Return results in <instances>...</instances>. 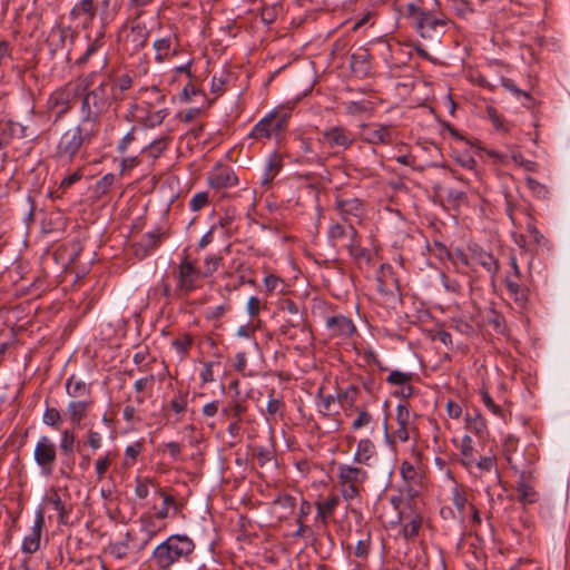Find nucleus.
<instances>
[{
  "instance_id": "obj_57",
  "label": "nucleus",
  "mask_w": 570,
  "mask_h": 570,
  "mask_svg": "<svg viewBox=\"0 0 570 570\" xmlns=\"http://www.w3.org/2000/svg\"><path fill=\"white\" fill-rule=\"evenodd\" d=\"M116 180V176L111 173L109 174H106L105 176H102L101 179H99L96 185H95V193L98 195V196H102L105 194H107L109 191V189L111 188V186L114 185Z\"/></svg>"
},
{
  "instance_id": "obj_16",
  "label": "nucleus",
  "mask_w": 570,
  "mask_h": 570,
  "mask_svg": "<svg viewBox=\"0 0 570 570\" xmlns=\"http://www.w3.org/2000/svg\"><path fill=\"white\" fill-rule=\"evenodd\" d=\"M326 328L332 338L346 341L356 333V326L353 321L344 315H333L326 320Z\"/></svg>"
},
{
  "instance_id": "obj_4",
  "label": "nucleus",
  "mask_w": 570,
  "mask_h": 570,
  "mask_svg": "<svg viewBox=\"0 0 570 570\" xmlns=\"http://www.w3.org/2000/svg\"><path fill=\"white\" fill-rule=\"evenodd\" d=\"M405 17L424 39H435L445 33L450 19L441 11L428 9L414 2L407 3Z\"/></svg>"
},
{
  "instance_id": "obj_46",
  "label": "nucleus",
  "mask_w": 570,
  "mask_h": 570,
  "mask_svg": "<svg viewBox=\"0 0 570 570\" xmlns=\"http://www.w3.org/2000/svg\"><path fill=\"white\" fill-rule=\"evenodd\" d=\"M230 309H232V305H230L229 301H225L224 303H222L217 306L206 308L204 312V317L207 321H218Z\"/></svg>"
},
{
  "instance_id": "obj_30",
  "label": "nucleus",
  "mask_w": 570,
  "mask_h": 570,
  "mask_svg": "<svg viewBox=\"0 0 570 570\" xmlns=\"http://www.w3.org/2000/svg\"><path fill=\"white\" fill-rule=\"evenodd\" d=\"M348 254L354 258V261L358 264L370 265L372 257L368 249L361 246L360 236L357 235L355 238H352L350 242L344 244Z\"/></svg>"
},
{
  "instance_id": "obj_18",
  "label": "nucleus",
  "mask_w": 570,
  "mask_h": 570,
  "mask_svg": "<svg viewBox=\"0 0 570 570\" xmlns=\"http://www.w3.org/2000/svg\"><path fill=\"white\" fill-rule=\"evenodd\" d=\"M73 35L70 28H66L62 26H55L48 33L47 37V46L51 55H56L59 51H62L66 48L67 40L72 39Z\"/></svg>"
},
{
  "instance_id": "obj_52",
  "label": "nucleus",
  "mask_w": 570,
  "mask_h": 570,
  "mask_svg": "<svg viewBox=\"0 0 570 570\" xmlns=\"http://www.w3.org/2000/svg\"><path fill=\"white\" fill-rule=\"evenodd\" d=\"M282 168V164L277 161L275 158L268 159L264 175L262 178V185H269L271 181L275 178V176L278 174V171Z\"/></svg>"
},
{
  "instance_id": "obj_13",
  "label": "nucleus",
  "mask_w": 570,
  "mask_h": 570,
  "mask_svg": "<svg viewBox=\"0 0 570 570\" xmlns=\"http://www.w3.org/2000/svg\"><path fill=\"white\" fill-rule=\"evenodd\" d=\"M410 410L407 404H399L396 406V422L399 428L389 433L387 420L384 421V433L389 444L393 445L396 441L406 442L410 439L409 424H410Z\"/></svg>"
},
{
  "instance_id": "obj_25",
  "label": "nucleus",
  "mask_w": 570,
  "mask_h": 570,
  "mask_svg": "<svg viewBox=\"0 0 570 570\" xmlns=\"http://www.w3.org/2000/svg\"><path fill=\"white\" fill-rule=\"evenodd\" d=\"M298 150L307 164L324 165L328 156L322 151L316 153L313 149V144L308 138L299 137L297 139Z\"/></svg>"
},
{
  "instance_id": "obj_64",
  "label": "nucleus",
  "mask_w": 570,
  "mask_h": 570,
  "mask_svg": "<svg viewBox=\"0 0 570 570\" xmlns=\"http://www.w3.org/2000/svg\"><path fill=\"white\" fill-rule=\"evenodd\" d=\"M284 406H285L284 402L281 399L274 397L273 393H272L269 396V400L267 402V407H266L267 414L269 416H275L276 414H279L281 416H283Z\"/></svg>"
},
{
  "instance_id": "obj_56",
  "label": "nucleus",
  "mask_w": 570,
  "mask_h": 570,
  "mask_svg": "<svg viewBox=\"0 0 570 570\" xmlns=\"http://www.w3.org/2000/svg\"><path fill=\"white\" fill-rule=\"evenodd\" d=\"M274 456V450L271 448L256 446L254 449V458L261 466H265L267 463L272 462Z\"/></svg>"
},
{
  "instance_id": "obj_58",
  "label": "nucleus",
  "mask_w": 570,
  "mask_h": 570,
  "mask_svg": "<svg viewBox=\"0 0 570 570\" xmlns=\"http://www.w3.org/2000/svg\"><path fill=\"white\" fill-rule=\"evenodd\" d=\"M413 377V373L401 372L397 370L392 371L386 377V382L391 385H404L410 383Z\"/></svg>"
},
{
  "instance_id": "obj_55",
  "label": "nucleus",
  "mask_w": 570,
  "mask_h": 570,
  "mask_svg": "<svg viewBox=\"0 0 570 570\" xmlns=\"http://www.w3.org/2000/svg\"><path fill=\"white\" fill-rule=\"evenodd\" d=\"M305 322L303 320V316L295 317L294 320H287L282 326L281 332L284 335H288L289 337H293L294 334L292 333V330H299L302 332H305Z\"/></svg>"
},
{
  "instance_id": "obj_20",
  "label": "nucleus",
  "mask_w": 570,
  "mask_h": 570,
  "mask_svg": "<svg viewBox=\"0 0 570 570\" xmlns=\"http://www.w3.org/2000/svg\"><path fill=\"white\" fill-rule=\"evenodd\" d=\"M357 234L358 233L352 223H348L347 225L333 223L327 230L328 239L333 246H337L340 244L344 245L352 238H355Z\"/></svg>"
},
{
  "instance_id": "obj_47",
  "label": "nucleus",
  "mask_w": 570,
  "mask_h": 570,
  "mask_svg": "<svg viewBox=\"0 0 570 570\" xmlns=\"http://www.w3.org/2000/svg\"><path fill=\"white\" fill-rule=\"evenodd\" d=\"M422 525V518L419 514L413 515L407 522L404 523L402 533L405 539H414L417 537Z\"/></svg>"
},
{
  "instance_id": "obj_28",
  "label": "nucleus",
  "mask_w": 570,
  "mask_h": 570,
  "mask_svg": "<svg viewBox=\"0 0 570 570\" xmlns=\"http://www.w3.org/2000/svg\"><path fill=\"white\" fill-rule=\"evenodd\" d=\"M375 453L373 441L368 438H364L357 442L353 460L357 464L370 465V461L374 458Z\"/></svg>"
},
{
  "instance_id": "obj_11",
  "label": "nucleus",
  "mask_w": 570,
  "mask_h": 570,
  "mask_svg": "<svg viewBox=\"0 0 570 570\" xmlns=\"http://www.w3.org/2000/svg\"><path fill=\"white\" fill-rule=\"evenodd\" d=\"M33 459L42 475H52L57 461V448L47 435L40 436L37 441L33 451Z\"/></svg>"
},
{
  "instance_id": "obj_45",
  "label": "nucleus",
  "mask_w": 570,
  "mask_h": 570,
  "mask_svg": "<svg viewBox=\"0 0 570 570\" xmlns=\"http://www.w3.org/2000/svg\"><path fill=\"white\" fill-rule=\"evenodd\" d=\"M382 276L376 278L377 282V291L383 295H393L392 289L389 286L387 276H390L392 284H396L397 279L393 276L391 266H387V274L385 273L384 265L381 266Z\"/></svg>"
},
{
  "instance_id": "obj_60",
  "label": "nucleus",
  "mask_w": 570,
  "mask_h": 570,
  "mask_svg": "<svg viewBox=\"0 0 570 570\" xmlns=\"http://www.w3.org/2000/svg\"><path fill=\"white\" fill-rule=\"evenodd\" d=\"M108 552L114 558L121 560L125 559L129 553V546L126 541H118L115 543H110L108 547Z\"/></svg>"
},
{
  "instance_id": "obj_12",
  "label": "nucleus",
  "mask_w": 570,
  "mask_h": 570,
  "mask_svg": "<svg viewBox=\"0 0 570 570\" xmlns=\"http://www.w3.org/2000/svg\"><path fill=\"white\" fill-rule=\"evenodd\" d=\"M76 434L71 429H65L60 433L59 449L62 455L59 473L67 479L72 478L75 469Z\"/></svg>"
},
{
  "instance_id": "obj_7",
  "label": "nucleus",
  "mask_w": 570,
  "mask_h": 570,
  "mask_svg": "<svg viewBox=\"0 0 570 570\" xmlns=\"http://www.w3.org/2000/svg\"><path fill=\"white\" fill-rule=\"evenodd\" d=\"M337 478L342 497L346 501H352L360 497L363 484L368 479V473L366 470L358 466L340 464L337 468Z\"/></svg>"
},
{
  "instance_id": "obj_54",
  "label": "nucleus",
  "mask_w": 570,
  "mask_h": 570,
  "mask_svg": "<svg viewBox=\"0 0 570 570\" xmlns=\"http://www.w3.org/2000/svg\"><path fill=\"white\" fill-rule=\"evenodd\" d=\"M274 504L282 507L285 512L284 517H287L294 512L296 499L288 493H282L274 500Z\"/></svg>"
},
{
  "instance_id": "obj_63",
  "label": "nucleus",
  "mask_w": 570,
  "mask_h": 570,
  "mask_svg": "<svg viewBox=\"0 0 570 570\" xmlns=\"http://www.w3.org/2000/svg\"><path fill=\"white\" fill-rule=\"evenodd\" d=\"M452 9L460 18H468L473 9L466 0H452Z\"/></svg>"
},
{
  "instance_id": "obj_49",
  "label": "nucleus",
  "mask_w": 570,
  "mask_h": 570,
  "mask_svg": "<svg viewBox=\"0 0 570 570\" xmlns=\"http://www.w3.org/2000/svg\"><path fill=\"white\" fill-rule=\"evenodd\" d=\"M525 184L528 188L531 190V193L540 199H548L550 197V190L548 186L538 181L537 179L532 177H528L525 179Z\"/></svg>"
},
{
  "instance_id": "obj_29",
  "label": "nucleus",
  "mask_w": 570,
  "mask_h": 570,
  "mask_svg": "<svg viewBox=\"0 0 570 570\" xmlns=\"http://www.w3.org/2000/svg\"><path fill=\"white\" fill-rule=\"evenodd\" d=\"M66 393L75 399L81 396H88V399H91V384L86 383L85 381L72 374L71 376L68 377L66 382Z\"/></svg>"
},
{
  "instance_id": "obj_37",
  "label": "nucleus",
  "mask_w": 570,
  "mask_h": 570,
  "mask_svg": "<svg viewBox=\"0 0 570 570\" xmlns=\"http://www.w3.org/2000/svg\"><path fill=\"white\" fill-rule=\"evenodd\" d=\"M49 501L53 509L58 511L59 523L67 524L69 519L70 510L66 508L65 502L61 500L58 491L56 489H51L50 495L46 498Z\"/></svg>"
},
{
  "instance_id": "obj_36",
  "label": "nucleus",
  "mask_w": 570,
  "mask_h": 570,
  "mask_svg": "<svg viewBox=\"0 0 570 570\" xmlns=\"http://www.w3.org/2000/svg\"><path fill=\"white\" fill-rule=\"evenodd\" d=\"M465 421L466 429L475 433L478 436L482 438L487 432V422L478 411H473L472 413L468 412Z\"/></svg>"
},
{
  "instance_id": "obj_35",
  "label": "nucleus",
  "mask_w": 570,
  "mask_h": 570,
  "mask_svg": "<svg viewBox=\"0 0 570 570\" xmlns=\"http://www.w3.org/2000/svg\"><path fill=\"white\" fill-rule=\"evenodd\" d=\"M28 127L23 126L17 121L8 120L2 127V131L6 136H8V140L11 142L13 137L18 138H29L31 136L37 137L35 132H28Z\"/></svg>"
},
{
  "instance_id": "obj_22",
  "label": "nucleus",
  "mask_w": 570,
  "mask_h": 570,
  "mask_svg": "<svg viewBox=\"0 0 570 570\" xmlns=\"http://www.w3.org/2000/svg\"><path fill=\"white\" fill-rule=\"evenodd\" d=\"M335 207L345 222H350L351 218L360 219L364 214L363 203L358 198H337Z\"/></svg>"
},
{
  "instance_id": "obj_50",
  "label": "nucleus",
  "mask_w": 570,
  "mask_h": 570,
  "mask_svg": "<svg viewBox=\"0 0 570 570\" xmlns=\"http://www.w3.org/2000/svg\"><path fill=\"white\" fill-rule=\"evenodd\" d=\"M135 485V494L139 499H146L149 495V487H156L154 479L148 476H137Z\"/></svg>"
},
{
  "instance_id": "obj_41",
  "label": "nucleus",
  "mask_w": 570,
  "mask_h": 570,
  "mask_svg": "<svg viewBox=\"0 0 570 570\" xmlns=\"http://www.w3.org/2000/svg\"><path fill=\"white\" fill-rule=\"evenodd\" d=\"M115 454L111 451L100 455L95 462V470L97 474V481H102L106 478V473L112 465Z\"/></svg>"
},
{
  "instance_id": "obj_6",
  "label": "nucleus",
  "mask_w": 570,
  "mask_h": 570,
  "mask_svg": "<svg viewBox=\"0 0 570 570\" xmlns=\"http://www.w3.org/2000/svg\"><path fill=\"white\" fill-rule=\"evenodd\" d=\"M79 99L76 79L53 90L47 100V110L53 115V124L59 122Z\"/></svg>"
},
{
  "instance_id": "obj_27",
  "label": "nucleus",
  "mask_w": 570,
  "mask_h": 570,
  "mask_svg": "<svg viewBox=\"0 0 570 570\" xmlns=\"http://www.w3.org/2000/svg\"><path fill=\"white\" fill-rule=\"evenodd\" d=\"M149 37V31L144 23H134L130 28L129 33L126 37V41L129 42L134 51H139L146 47Z\"/></svg>"
},
{
  "instance_id": "obj_14",
  "label": "nucleus",
  "mask_w": 570,
  "mask_h": 570,
  "mask_svg": "<svg viewBox=\"0 0 570 570\" xmlns=\"http://www.w3.org/2000/svg\"><path fill=\"white\" fill-rule=\"evenodd\" d=\"M360 138L370 145H391L394 134L392 126L381 124L362 125Z\"/></svg>"
},
{
  "instance_id": "obj_32",
  "label": "nucleus",
  "mask_w": 570,
  "mask_h": 570,
  "mask_svg": "<svg viewBox=\"0 0 570 570\" xmlns=\"http://www.w3.org/2000/svg\"><path fill=\"white\" fill-rule=\"evenodd\" d=\"M72 19L85 18L86 23H92L96 18L95 1L80 0L70 11Z\"/></svg>"
},
{
  "instance_id": "obj_42",
  "label": "nucleus",
  "mask_w": 570,
  "mask_h": 570,
  "mask_svg": "<svg viewBox=\"0 0 570 570\" xmlns=\"http://www.w3.org/2000/svg\"><path fill=\"white\" fill-rule=\"evenodd\" d=\"M518 491V501L523 504H533L539 500V493L534 489V484H521V487H517Z\"/></svg>"
},
{
  "instance_id": "obj_15",
  "label": "nucleus",
  "mask_w": 570,
  "mask_h": 570,
  "mask_svg": "<svg viewBox=\"0 0 570 570\" xmlns=\"http://www.w3.org/2000/svg\"><path fill=\"white\" fill-rule=\"evenodd\" d=\"M207 181L214 189H225L238 185V177L230 166L218 163L208 173Z\"/></svg>"
},
{
  "instance_id": "obj_3",
  "label": "nucleus",
  "mask_w": 570,
  "mask_h": 570,
  "mask_svg": "<svg viewBox=\"0 0 570 570\" xmlns=\"http://www.w3.org/2000/svg\"><path fill=\"white\" fill-rule=\"evenodd\" d=\"M195 549V542L187 534H171L153 550L150 564L155 570H171L190 562Z\"/></svg>"
},
{
  "instance_id": "obj_5",
  "label": "nucleus",
  "mask_w": 570,
  "mask_h": 570,
  "mask_svg": "<svg viewBox=\"0 0 570 570\" xmlns=\"http://www.w3.org/2000/svg\"><path fill=\"white\" fill-rule=\"evenodd\" d=\"M291 117V108L277 107L253 127L249 137L257 140L274 138L279 141L288 128Z\"/></svg>"
},
{
  "instance_id": "obj_2",
  "label": "nucleus",
  "mask_w": 570,
  "mask_h": 570,
  "mask_svg": "<svg viewBox=\"0 0 570 570\" xmlns=\"http://www.w3.org/2000/svg\"><path fill=\"white\" fill-rule=\"evenodd\" d=\"M99 131L98 128L80 119L78 124L62 131L57 141L53 158L60 163L71 164L79 155L82 157L87 153Z\"/></svg>"
},
{
  "instance_id": "obj_19",
  "label": "nucleus",
  "mask_w": 570,
  "mask_h": 570,
  "mask_svg": "<svg viewBox=\"0 0 570 570\" xmlns=\"http://www.w3.org/2000/svg\"><path fill=\"white\" fill-rule=\"evenodd\" d=\"M45 525V517L42 510H39L36 514L35 524L31 532L24 537L22 541V551L24 553H35L40 547L41 531Z\"/></svg>"
},
{
  "instance_id": "obj_8",
  "label": "nucleus",
  "mask_w": 570,
  "mask_h": 570,
  "mask_svg": "<svg viewBox=\"0 0 570 570\" xmlns=\"http://www.w3.org/2000/svg\"><path fill=\"white\" fill-rule=\"evenodd\" d=\"M323 149H327V155H336L340 150H346L354 144V134L343 126H333L322 132L317 138Z\"/></svg>"
},
{
  "instance_id": "obj_17",
  "label": "nucleus",
  "mask_w": 570,
  "mask_h": 570,
  "mask_svg": "<svg viewBox=\"0 0 570 570\" xmlns=\"http://www.w3.org/2000/svg\"><path fill=\"white\" fill-rule=\"evenodd\" d=\"M139 99L141 101V108L148 116L157 112L159 108L165 104L166 96L157 86L142 87L139 90Z\"/></svg>"
},
{
  "instance_id": "obj_48",
  "label": "nucleus",
  "mask_w": 570,
  "mask_h": 570,
  "mask_svg": "<svg viewBox=\"0 0 570 570\" xmlns=\"http://www.w3.org/2000/svg\"><path fill=\"white\" fill-rule=\"evenodd\" d=\"M42 422L53 429H59L62 423V415L57 407L47 406L42 415Z\"/></svg>"
},
{
  "instance_id": "obj_62",
  "label": "nucleus",
  "mask_w": 570,
  "mask_h": 570,
  "mask_svg": "<svg viewBox=\"0 0 570 570\" xmlns=\"http://www.w3.org/2000/svg\"><path fill=\"white\" fill-rule=\"evenodd\" d=\"M208 202H209L208 193L199 191V193H196L191 197V199L189 202V207L193 212H199L208 204Z\"/></svg>"
},
{
  "instance_id": "obj_40",
  "label": "nucleus",
  "mask_w": 570,
  "mask_h": 570,
  "mask_svg": "<svg viewBox=\"0 0 570 570\" xmlns=\"http://www.w3.org/2000/svg\"><path fill=\"white\" fill-rule=\"evenodd\" d=\"M340 503V499L337 495L332 494L327 497L324 501L318 502L317 508V517H320L323 521H325L327 518H330L336 507Z\"/></svg>"
},
{
  "instance_id": "obj_31",
  "label": "nucleus",
  "mask_w": 570,
  "mask_h": 570,
  "mask_svg": "<svg viewBox=\"0 0 570 570\" xmlns=\"http://www.w3.org/2000/svg\"><path fill=\"white\" fill-rule=\"evenodd\" d=\"M472 258L492 275L499 272V262L491 253L476 247L472 249Z\"/></svg>"
},
{
  "instance_id": "obj_43",
  "label": "nucleus",
  "mask_w": 570,
  "mask_h": 570,
  "mask_svg": "<svg viewBox=\"0 0 570 570\" xmlns=\"http://www.w3.org/2000/svg\"><path fill=\"white\" fill-rule=\"evenodd\" d=\"M154 48L156 50V60L163 62L165 59L169 58L175 51H171V39L170 38H161L154 42Z\"/></svg>"
},
{
  "instance_id": "obj_39",
  "label": "nucleus",
  "mask_w": 570,
  "mask_h": 570,
  "mask_svg": "<svg viewBox=\"0 0 570 570\" xmlns=\"http://www.w3.org/2000/svg\"><path fill=\"white\" fill-rule=\"evenodd\" d=\"M460 453H461V463L466 468H472L475 463V458L473 455V440L465 435L461 440L460 444Z\"/></svg>"
},
{
  "instance_id": "obj_9",
  "label": "nucleus",
  "mask_w": 570,
  "mask_h": 570,
  "mask_svg": "<svg viewBox=\"0 0 570 570\" xmlns=\"http://www.w3.org/2000/svg\"><path fill=\"white\" fill-rule=\"evenodd\" d=\"M203 276L200 269L185 256L179 265L176 275V293L178 295L188 296L190 293L200 287L199 281Z\"/></svg>"
},
{
  "instance_id": "obj_26",
  "label": "nucleus",
  "mask_w": 570,
  "mask_h": 570,
  "mask_svg": "<svg viewBox=\"0 0 570 570\" xmlns=\"http://www.w3.org/2000/svg\"><path fill=\"white\" fill-rule=\"evenodd\" d=\"M94 404L92 399L71 401L68 403L67 412L69 420L73 425H79L80 422L86 419L88 411Z\"/></svg>"
},
{
  "instance_id": "obj_38",
  "label": "nucleus",
  "mask_w": 570,
  "mask_h": 570,
  "mask_svg": "<svg viewBox=\"0 0 570 570\" xmlns=\"http://www.w3.org/2000/svg\"><path fill=\"white\" fill-rule=\"evenodd\" d=\"M169 141L170 138L168 136L160 137L144 147L141 153L147 154L153 159H157L167 149Z\"/></svg>"
},
{
  "instance_id": "obj_34",
  "label": "nucleus",
  "mask_w": 570,
  "mask_h": 570,
  "mask_svg": "<svg viewBox=\"0 0 570 570\" xmlns=\"http://www.w3.org/2000/svg\"><path fill=\"white\" fill-rule=\"evenodd\" d=\"M247 410L248 407L244 402L232 401L222 409L220 415L226 420L242 422Z\"/></svg>"
},
{
  "instance_id": "obj_59",
  "label": "nucleus",
  "mask_w": 570,
  "mask_h": 570,
  "mask_svg": "<svg viewBox=\"0 0 570 570\" xmlns=\"http://www.w3.org/2000/svg\"><path fill=\"white\" fill-rule=\"evenodd\" d=\"M191 345H193V336L190 334H184L181 337H178L173 341V346L183 356H186L188 354Z\"/></svg>"
},
{
  "instance_id": "obj_24",
  "label": "nucleus",
  "mask_w": 570,
  "mask_h": 570,
  "mask_svg": "<svg viewBox=\"0 0 570 570\" xmlns=\"http://www.w3.org/2000/svg\"><path fill=\"white\" fill-rule=\"evenodd\" d=\"M118 0L95 1L96 17L99 18L102 28L108 26L118 13Z\"/></svg>"
},
{
  "instance_id": "obj_44",
  "label": "nucleus",
  "mask_w": 570,
  "mask_h": 570,
  "mask_svg": "<svg viewBox=\"0 0 570 570\" xmlns=\"http://www.w3.org/2000/svg\"><path fill=\"white\" fill-rule=\"evenodd\" d=\"M188 405V392L178 390L174 399L169 402L168 407L176 414L184 413Z\"/></svg>"
},
{
  "instance_id": "obj_1",
  "label": "nucleus",
  "mask_w": 570,
  "mask_h": 570,
  "mask_svg": "<svg viewBox=\"0 0 570 570\" xmlns=\"http://www.w3.org/2000/svg\"><path fill=\"white\" fill-rule=\"evenodd\" d=\"M97 72L91 71L76 78L80 100V119L100 130L101 118L112 106L116 108L126 99L134 78L129 72H107L96 82Z\"/></svg>"
},
{
  "instance_id": "obj_33",
  "label": "nucleus",
  "mask_w": 570,
  "mask_h": 570,
  "mask_svg": "<svg viewBox=\"0 0 570 570\" xmlns=\"http://www.w3.org/2000/svg\"><path fill=\"white\" fill-rule=\"evenodd\" d=\"M505 287L511 297H513L515 304L520 308H524L529 301V289L519 285L510 276L505 278Z\"/></svg>"
},
{
  "instance_id": "obj_53",
  "label": "nucleus",
  "mask_w": 570,
  "mask_h": 570,
  "mask_svg": "<svg viewBox=\"0 0 570 570\" xmlns=\"http://www.w3.org/2000/svg\"><path fill=\"white\" fill-rule=\"evenodd\" d=\"M452 502L460 513H464L465 509L471 504L464 489L459 487L453 489Z\"/></svg>"
},
{
  "instance_id": "obj_10",
  "label": "nucleus",
  "mask_w": 570,
  "mask_h": 570,
  "mask_svg": "<svg viewBox=\"0 0 570 570\" xmlns=\"http://www.w3.org/2000/svg\"><path fill=\"white\" fill-rule=\"evenodd\" d=\"M169 115L168 108H159L157 112L148 116L141 108V101L139 99V91L132 98L129 108L125 115V119L132 122H138L145 128H155L163 124L165 118Z\"/></svg>"
},
{
  "instance_id": "obj_23",
  "label": "nucleus",
  "mask_w": 570,
  "mask_h": 570,
  "mask_svg": "<svg viewBox=\"0 0 570 570\" xmlns=\"http://www.w3.org/2000/svg\"><path fill=\"white\" fill-rule=\"evenodd\" d=\"M156 493L163 498V507L156 513V518L159 520L167 519L168 517H174L181 511L184 508L183 503L176 501L175 497L168 494L163 488H157Z\"/></svg>"
},
{
  "instance_id": "obj_51",
  "label": "nucleus",
  "mask_w": 570,
  "mask_h": 570,
  "mask_svg": "<svg viewBox=\"0 0 570 570\" xmlns=\"http://www.w3.org/2000/svg\"><path fill=\"white\" fill-rule=\"evenodd\" d=\"M357 416L352 422L351 429L357 431L374 422L373 415L366 409L356 407Z\"/></svg>"
},
{
  "instance_id": "obj_61",
  "label": "nucleus",
  "mask_w": 570,
  "mask_h": 570,
  "mask_svg": "<svg viewBox=\"0 0 570 570\" xmlns=\"http://www.w3.org/2000/svg\"><path fill=\"white\" fill-rule=\"evenodd\" d=\"M164 234L160 232V229H156L153 232H148L144 238L141 239L151 252H154L156 248L160 246L161 243V236Z\"/></svg>"
},
{
  "instance_id": "obj_21",
  "label": "nucleus",
  "mask_w": 570,
  "mask_h": 570,
  "mask_svg": "<svg viewBox=\"0 0 570 570\" xmlns=\"http://www.w3.org/2000/svg\"><path fill=\"white\" fill-rule=\"evenodd\" d=\"M372 55L366 48H360L357 51L351 55L350 66L352 71L360 78H364L370 75Z\"/></svg>"
}]
</instances>
